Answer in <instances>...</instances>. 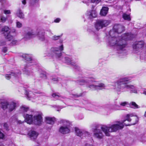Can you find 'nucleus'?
<instances>
[{
  "label": "nucleus",
  "instance_id": "1",
  "mask_svg": "<svg viewBox=\"0 0 146 146\" xmlns=\"http://www.w3.org/2000/svg\"><path fill=\"white\" fill-rule=\"evenodd\" d=\"M124 30V27L120 24H115L113 29L109 32L110 36L108 44L110 46H115L117 53L121 56L126 54L127 44L126 41L132 38V35L129 33L124 34L119 36V33Z\"/></svg>",
  "mask_w": 146,
  "mask_h": 146
},
{
  "label": "nucleus",
  "instance_id": "2",
  "mask_svg": "<svg viewBox=\"0 0 146 146\" xmlns=\"http://www.w3.org/2000/svg\"><path fill=\"white\" fill-rule=\"evenodd\" d=\"M138 121V117L134 115L133 113L129 114L126 115L125 119L122 122L116 121L112 124L102 125L100 129L106 136H109L110 132H115L119 129H122L124 127V124L126 126L134 125Z\"/></svg>",
  "mask_w": 146,
  "mask_h": 146
},
{
  "label": "nucleus",
  "instance_id": "3",
  "mask_svg": "<svg viewBox=\"0 0 146 146\" xmlns=\"http://www.w3.org/2000/svg\"><path fill=\"white\" fill-rule=\"evenodd\" d=\"M63 50L64 46L63 44H61L58 47L52 48L51 49L50 55L54 58H58L59 60H62L64 63L71 65L74 66L75 69L79 70L80 67L71 56H68L64 57H62V51Z\"/></svg>",
  "mask_w": 146,
  "mask_h": 146
},
{
  "label": "nucleus",
  "instance_id": "4",
  "mask_svg": "<svg viewBox=\"0 0 146 146\" xmlns=\"http://www.w3.org/2000/svg\"><path fill=\"white\" fill-rule=\"evenodd\" d=\"M129 78L127 77H123L119 79L114 83L113 88L118 94L126 90H130L131 93H137L139 91V88L134 85L129 84L128 83Z\"/></svg>",
  "mask_w": 146,
  "mask_h": 146
},
{
  "label": "nucleus",
  "instance_id": "5",
  "mask_svg": "<svg viewBox=\"0 0 146 146\" xmlns=\"http://www.w3.org/2000/svg\"><path fill=\"white\" fill-rule=\"evenodd\" d=\"M77 83L79 85H87L88 87L93 90H100L105 89L106 86L102 83L94 81V79L92 78H85L77 81Z\"/></svg>",
  "mask_w": 146,
  "mask_h": 146
},
{
  "label": "nucleus",
  "instance_id": "6",
  "mask_svg": "<svg viewBox=\"0 0 146 146\" xmlns=\"http://www.w3.org/2000/svg\"><path fill=\"white\" fill-rule=\"evenodd\" d=\"M35 115L33 117V115L31 114H26L23 115V116L25 118L26 122L28 124H34L36 125H40L42 121L41 113L38 112H36Z\"/></svg>",
  "mask_w": 146,
  "mask_h": 146
},
{
  "label": "nucleus",
  "instance_id": "7",
  "mask_svg": "<svg viewBox=\"0 0 146 146\" xmlns=\"http://www.w3.org/2000/svg\"><path fill=\"white\" fill-rule=\"evenodd\" d=\"M9 28L8 27L4 26L1 29L2 34L5 36L7 44L11 46L16 45L18 42L17 40L14 36L9 34Z\"/></svg>",
  "mask_w": 146,
  "mask_h": 146
},
{
  "label": "nucleus",
  "instance_id": "8",
  "mask_svg": "<svg viewBox=\"0 0 146 146\" xmlns=\"http://www.w3.org/2000/svg\"><path fill=\"white\" fill-rule=\"evenodd\" d=\"M23 57L25 58L26 60L29 62L27 63L26 66L24 68L23 71L24 73L26 74L31 76L33 75V71L30 70L32 67L30 66L32 65L31 64L32 63H34L33 61L32 60L31 56L28 54H25L23 55Z\"/></svg>",
  "mask_w": 146,
  "mask_h": 146
},
{
  "label": "nucleus",
  "instance_id": "9",
  "mask_svg": "<svg viewBox=\"0 0 146 146\" xmlns=\"http://www.w3.org/2000/svg\"><path fill=\"white\" fill-rule=\"evenodd\" d=\"M17 106V102L15 100L10 102H5L1 104V108L3 110L7 109L9 112L15 110Z\"/></svg>",
  "mask_w": 146,
  "mask_h": 146
},
{
  "label": "nucleus",
  "instance_id": "10",
  "mask_svg": "<svg viewBox=\"0 0 146 146\" xmlns=\"http://www.w3.org/2000/svg\"><path fill=\"white\" fill-rule=\"evenodd\" d=\"M60 122L62 125L60 127L59 132L63 134L69 133L70 132L69 122L66 120L62 119L60 120Z\"/></svg>",
  "mask_w": 146,
  "mask_h": 146
},
{
  "label": "nucleus",
  "instance_id": "11",
  "mask_svg": "<svg viewBox=\"0 0 146 146\" xmlns=\"http://www.w3.org/2000/svg\"><path fill=\"white\" fill-rule=\"evenodd\" d=\"M110 23V21L108 20L102 19L98 20L95 23V27L97 30L99 31L108 26Z\"/></svg>",
  "mask_w": 146,
  "mask_h": 146
},
{
  "label": "nucleus",
  "instance_id": "12",
  "mask_svg": "<svg viewBox=\"0 0 146 146\" xmlns=\"http://www.w3.org/2000/svg\"><path fill=\"white\" fill-rule=\"evenodd\" d=\"M21 74L20 71L18 70H17L15 72H11L8 74H5V76L7 80L11 78L17 80L21 77Z\"/></svg>",
  "mask_w": 146,
  "mask_h": 146
},
{
  "label": "nucleus",
  "instance_id": "13",
  "mask_svg": "<svg viewBox=\"0 0 146 146\" xmlns=\"http://www.w3.org/2000/svg\"><path fill=\"white\" fill-rule=\"evenodd\" d=\"M36 35L35 33L31 29H26L22 34L23 38L25 40L35 37Z\"/></svg>",
  "mask_w": 146,
  "mask_h": 146
},
{
  "label": "nucleus",
  "instance_id": "14",
  "mask_svg": "<svg viewBox=\"0 0 146 146\" xmlns=\"http://www.w3.org/2000/svg\"><path fill=\"white\" fill-rule=\"evenodd\" d=\"M144 45V42L142 41L134 42L133 45L134 51L135 53H137L138 51H139L143 48Z\"/></svg>",
  "mask_w": 146,
  "mask_h": 146
},
{
  "label": "nucleus",
  "instance_id": "15",
  "mask_svg": "<svg viewBox=\"0 0 146 146\" xmlns=\"http://www.w3.org/2000/svg\"><path fill=\"white\" fill-rule=\"evenodd\" d=\"M36 94H35L31 91L27 90L25 92V95L28 98L29 100H31L34 102H35V99L36 98V97L38 96L36 95Z\"/></svg>",
  "mask_w": 146,
  "mask_h": 146
},
{
  "label": "nucleus",
  "instance_id": "16",
  "mask_svg": "<svg viewBox=\"0 0 146 146\" xmlns=\"http://www.w3.org/2000/svg\"><path fill=\"white\" fill-rule=\"evenodd\" d=\"M93 132L94 136L98 139H101L104 136L101 130L98 129L97 127L93 130Z\"/></svg>",
  "mask_w": 146,
  "mask_h": 146
},
{
  "label": "nucleus",
  "instance_id": "17",
  "mask_svg": "<svg viewBox=\"0 0 146 146\" xmlns=\"http://www.w3.org/2000/svg\"><path fill=\"white\" fill-rule=\"evenodd\" d=\"M52 96L55 99L57 100H61L63 101H69V100L66 98L65 97L60 96L58 93H53L52 94Z\"/></svg>",
  "mask_w": 146,
  "mask_h": 146
},
{
  "label": "nucleus",
  "instance_id": "18",
  "mask_svg": "<svg viewBox=\"0 0 146 146\" xmlns=\"http://www.w3.org/2000/svg\"><path fill=\"white\" fill-rule=\"evenodd\" d=\"M87 15L90 19L95 18L97 17V12L95 10L90 11L87 12Z\"/></svg>",
  "mask_w": 146,
  "mask_h": 146
},
{
  "label": "nucleus",
  "instance_id": "19",
  "mask_svg": "<svg viewBox=\"0 0 146 146\" xmlns=\"http://www.w3.org/2000/svg\"><path fill=\"white\" fill-rule=\"evenodd\" d=\"M28 135L31 139L34 140L36 138L38 135V134L35 131H33L29 132Z\"/></svg>",
  "mask_w": 146,
  "mask_h": 146
},
{
  "label": "nucleus",
  "instance_id": "20",
  "mask_svg": "<svg viewBox=\"0 0 146 146\" xmlns=\"http://www.w3.org/2000/svg\"><path fill=\"white\" fill-rule=\"evenodd\" d=\"M109 8L107 7H103L100 10V14L101 16H105L107 14Z\"/></svg>",
  "mask_w": 146,
  "mask_h": 146
},
{
  "label": "nucleus",
  "instance_id": "21",
  "mask_svg": "<svg viewBox=\"0 0 146 146\" xmlns=\"http://www.w3.org/2000/svg\"><path fill=\"white\" fill-rule=\"evenodd\" d=\"M45 119L46 123L50 124H53L54 121L56 120V119L54 117H46Z\"/></svg>",
  "mask_w": 146,
  "mask_h": 146
},
{
  "label": "nucleus",
  "instance_id": "22",
  "mask_svg": "<svg viewBox=\"0 0 146 146\" xmlns=\"http://www.w3.org/2000/svg\"><path fill=\"white\" fill-rule=\"evenodd\" d=\"M101 0H86V1H83L82 2L86 4L87 5H88V4L90 3H95L96 4H98L101 1Z\"/></svg>",
  "mask_w": 146,
  "mask_h": 146
},
{
  "label": "nucleus",
  "instance_id": "23",
  "mask_svg": "<svg viewBox=\"0 0 146 146\" xmlns=\"http://www.w3.org/2000/svg\"><path fill=\"white\" fill-rule=\"evenodd\" d=\"M29 108L25 106H21L19 110V112L20 113H23L27 112L29 110Z\"/></svg>",
  "mask_w": 146,
  "mask_h": 146
},
{
  "label": "nucleus",
  "instance_id": "24",
  "mask_svg": "<svg viewBox=\"0 0 146 146\" xmlns=\"http://www.w3.org/2000/svg\"><path fill=\"white\" fill-rule=\"evenodd\" d=\"M75 131L76 134L79 136H82L83 134L84 130H82L77 128H76L75 129Z\"/></svg>",
  "mask_w": 146,
  "mask_h": 146
},
{
  "label": "nucleus",
  "instance_id": "25",
  "mask_svg": "<svg viewBox=\"0 0 146 146\" xmlns=\"http://www.w3.org/2000/svg\"><path fill=\"white\" fill-rule=\"evenodd\" d=\"M17 16L20 19H23L24 17V15L21 11L19 9L17 10L16 13Z\"/></svg>",
  "mask_w": 146,
  "mask_h": 146
},
{
  "label": "nucleus",
  "instance_id": "26",
  "mask_svg": "<svg viewBox=\"0 0 146 146\" xmlns=\"http://www.w3.org/2000/svg\"><path fill=\"white\" fill-rule=\"evenodd\" d=\"M45 33L43 32H40L38 35L39 39L41 41H44L45 40Z\"/></svg>",
  "mask_w": 146,
  "mask_h": 146
},
{
  "label": "nucleus",
  "instance_id": "27",
  "mask_svg": "<svg viewBox=\"0 0 146 146\" xmlns=\"http://www.w3.org/2000/svg\"><path fill=\"white\" fill-rule=\"evenodd\" d=\"M122 17L125 20H127L128 21L131 20L130 16L125 13L123 14Z\"/></svg>",
  "mask_w": 146,
  "mask_h": 146
},
{
  "label": "nucleus",
  "instance_id": "28",
  "mask_svg": "<svg viewBox=\"0 0 146 146\" xmlns=\"http://www.w3.org/2000/svg\"><path fill=\"white\" fill-rule=\"evenodd\" d=\"M16 121H17L18 123H22L21 121H17V119L14 116L12 117L9 120V121L11 122H15Z\"/></svg>",
  "mask_w": 146,
  "mask_h": 146
},
{
  "label": "nucleus",
  "instance_id": "29",
  "mask_svg": "<svg viewBox=\"0 0 146 146\" xmlns=\"http://www.w3.org/2000/svg\"><path fill=\"white\" fill-rule=\"evenodd\" d=\"M130 106L132 108H139V106L136 104L134 102H131Z\"/></svg>",
  "mask_w": 146,
  "mask_h": 146
},
{
  "label": "nucleus",
  "instance_id": "30",
  "mask_svg": "<svg viewBox=\"0 0 146 146\" xmlns=\"http://www.w3.org/2000/svg\"><path fill=\"white\" fill-rule=\"evenodd\" d=\"M7 19V17H4L3 15H0V19L1 22L3 23L5 22L6 21Z\"/></svg>",
  "mask_w": 146,
  "mask_h": 146
},
{
  "label": "nucleus",
  "instance_id": "31",
  "mask_svg": "<svg viewBox=\"0 0 146 146\" xmlns=\"http://www.w3.org/2000/svg\"><path fill=\"white\" fill-rule=\"evenodd\" d=\"M120 108V106L115 104L113 106L112 109L113 110H119L121 109Z\"/></svg>",
  "mask_w": 146,
  "mask_h": 146
},
{
  "label": "nucleus",
  "instance_id": "32",
  "mask_svg": "<svg viewBox=\"0 0 146 146\" xmlns=\"http://www.w3.org/2000/svg\"><path fill=\"white\" fill-rule=\"evenodd\" d=\"M141 141L145 142L146 141V134L143 135L141 137V138L140 139Z\"/></svg>",
  "mask_w": 146,
  "mask_h": 146
},
{
  "label": "nucleus",
  "instance_id": "33",
  "mask_svg": "<svg viewBox=\"0 0 146 146\" xmlns=\"http://www.w3.org/2000/svg\"><path fill=\"white\" fill-rule=\"evenodd\" d=\"M83 132V134L82 136V137L88 136L90 135V133L88 132L84 131Z\"/></svg>",
  "mask_w": 146,
  "mask_h": 146
},
{
  "label": "nucleus",
  "instance_id": "34",
  "mask_svg": "<svg viewBox=\"0 0 146 146\" xmlns=\"http://www.w3.org/2000/svg\"><path fill=\"white\" fill-rule=\"evenodd\" d=\"M60 36H56V35H54L52 37V40H56L59 39L60 38Z\"/></svg>",
  "mask_w": 146,
  "mask_h": 146
},
{
  "label": "nucleus",
  "instance_id": "35",
  "mask_svg": "<svg viewBox=\"0 0 146 146\" xmlns=\"http://www.w3.org/2000/svg\"><path fill=\"white\" fill-rule=\"evenodd\" d=\"M128 104V103L126 102H121L120 104V106H125Z\"/></svg>",
  "mask_w": 146,
  "mask_h": 146
},
{
  "label": "nucleus",
  "instance_id": "36",
  "mask_svg": "<svg viewBox=\"0 0 146 146\" xmlns=\"http://www.w3.org/2000/svg\"><path fill=\"white\" fill-rule=\"evenodd\" d=\"M16 27L18 28H20L22 27V25L20 22L17 21L16 23Z\"/></svg>",
  "mask_w": 146,
  "mask_h": 146
},
{
  "label": "nucleus",
  "instance_id": "37",
  "mask_svg": "<svg viewBox=\"0 0 146 146\" xmlns=\"http://www.w3.org/2000/svg\"><path fill=\"white\" fill-rule=\"evenodd\" d=\"M39 0H31L30 3L31 5H34L37 3Z\"/></svg>",
  "mask_w": 146,
  "mask_h": 146
},
{
  "label": "nucleus",
  "instance_id": "38",
  "mask_svg": "<svg viewBox=\"0 0 146 146\" xmlns=\"http://www.w3.org/2000/svg\"><path fill=\"white\" fill-rule=\"evenodd\" d=\"M4 127V129L6 130H8V126L7 124L6 123H4L3 125Z\"/></svg>",
  "mask_w": 146,
  "mask_h": 146
},
{
  "label": "nucleus",
  "instance_id": "39",
  "mask_svg": "<svg viewBox=\"0 0 146 146\" xmlns=\"http://www.w3.org/2000/svg\"><path fill=\"white\" fill-rule=\"evenodd\" d=\"M61 19L60 18H56V19H55L54 21V22L56 23H59Z\"/></svg>",
  "mask_w": 146,
  "mask_h": 146
},
{
  "label": "nucleus",
  "instance_id": "40",
  "mask_svg": "<svg viewBox=\"0 0 146 146\" xmlns=\"http://www.w3.org/2000/svg\"><path fill=\"white\" fill-rule=\"evenodd\" d=\"M82 94H79L78 95L72 94V96L71 97L74 98L76 97H79V96H82Z\"/></svg>",
  "mask_w": 146,
  "mask_h": 146
},
{
  "label": "nucleus",
  "instance_id": "41",
  "mask_svg": "<svg viewBox=\"0 0 146 146\" xmlns=\"http://www.w3.org/2000/svg\"><path fill=\"white\" fill-rule=\"evenodd\" d=\"M4 12L5 14H9L11 13L10 11L9 10H4Z\"/></svg>",
  "mask_w": 146,
  "mask_h": 146
},
{
  "label": "nucleus",
  "instance_id": "42",
  "mask_svg": "<svg viewBox=\"0 0 146 146\" xmlns=\"http://www.w3.org/2000/svg\"><path fill=\"white\" fill-rule=\"evenodd\" d=\"M4 135L1 131H0V139H2L4 137Z\"/></svg>",
  "mask_w": 146,
  "mask_h": 146
},
{
  "label": "nucleus",
  "instance_id": "43",
  "mask_svg": "<svg viewBox=\"0 0 146 146\" xmlns=\"http://www.w3.org/2000/svg\"><path fill=\"white\" fill-rule=\"evenodd\" d=\"M11 33H16V31L14 29H13L12 30L10 31L9 32V34L11 35Z\"/></svg>",
  "mask_w": 146,
  "mask_h": 146
},
{
  "label": "nucleus",
  "instance_id": "44",
  "mask_svg": "<svg viewBox=\"0 0 146 146\" xmlns=\"http://www.w3.org/2000/svg\"><path fill=\"white\" fill-rule=\"evenodd\" d=\"M7 48L6 47L3 48L2 50V51L4 53H6V52H7Z\"/></svg>",
  "mask_w": 146,
  "mask_h": 146
},
{
  "label": "nucleus",
  "instance_id": "45",
  "mask_svg": "<svg viewBox=\"0 0 146 146\" xmlns=\"http://www.w3.org/2000/svg\"><path fill=\"white\" fill-rule=\"evenodd\" d=\"M7 43H6L5 42H3L2 41H0V46H3L5 44Z\"/></svg>",
  "mask_w": 146,
  "mask_h": 146
},
{
  "label": "nucleus",
  "instance_id": "46",
  "mask_svg": "<svg viewBox=\"0 0 146 146\" xmlns=\"http://www.w3.org/2000/svg\"><path fill=\"white\" fill-rule=\"evenodd\" d=\"M52 80L53 81H57L58 80V78L56 77L53 78Z\"/></svg>",
  "mask_w": 146,
  "mask_h": 146
},
{
  "label": "nucleus",
  "instance_id": "47",
  "mask_svg": "<svg viewBox=\"0 0 146 146\" xmlns=\"http://www.w3.org/2000/svg\"><path fill=\"white\" fill-rule=\"evenodd\" d=\"M143 93L146 95V89H144L143 90Z\"/></svg>",
  "mask_w": 146,
  "mask_h": 146
},
{
  "label": "nucleus",
  "instance_id": "48",
  "mask_svg": "<svg viewBox=\"0 0 146 146\" xmlns=\"http://www.w3.org/2000/svg\"><path fill=\"white\" fill-rule=\"evenodd\" d=\"M22 3L24 5H25L26 3V0H23L22 1Z\"/></svg>",
  "mask_w": 146,
  "mask_h": 146
},
{
  "label": "nucleus",
  "instance_id": "49",
  "mask_svg": "<svg viewBox=\"0 0 146 146\" xmlns=\"http://www.w3.org/2000/svg\"><path fill=\"white\" fill-rule=\"evenodd\" d=\"M85 146H93V145L92 144H89L88 143H87L85 144Z\"/></svg>",
  "mask_w": 146,
  "mask_h": 146
},
{
  "label": "nucleus",
  "instance_id": "50",
  "mask_svg": "<svg viewBox=\"0 0 146 146\" xmlns=\"http://www.w3.org/2000/svg\"><path fill=\"white\" fill-rule=\"evenodd\" d=\"M125 2H129L131 1V0H124Z\"/></svg>",
  "mask_w": 146,
  "mask_h": 146
},
{
  "label": "nucleus",
  "instance_id": "51",
  "mask_svg": "<svg viewBox=\"0 0 146 146\" xmlns=\"http://www.w3.org/2000/svg\"><path fill=\"white\" fill-rule=\"evenodd\" d=\"M0 146H4L2 143H0Z\"/></svg>",
  "mask_w": 146,
  "mask_h": 146
},
{
  "label": "nucleus",
  "instance_id": "52",
  "mask_svg": "<svg viewBox=\"0 0 146 146\" xmlns=\"http://www.w3.org/2000/svg\"><path fill=\"white\" fill-rule=\"evenodd\" d=\"M62 42H63V40H60V42L61 43H62Z\"/></svg>",
  "mask_w": 146,
  "mask_h": 146
},
{
  "label": "nucleus",
  "instance_id": "53",
  "mask_svg": "<svg viewBox=\"0 0 146 146\" xmlns=\"http://www.w3.org/2000/svg\"><path fill=\"white\" fill-rule=\"evenodd\" d=\"M144 116L145 117H146V111L145 113Z\"/></svg>",
  "mask_w": 146,
  "mask_h": 146
},
{
  "label": "nucleus",
  "instance_id": "54",
  "mask_svg": "<svg viewBox=\"0 0 146 146\" xmlns=\"http://www.w3.org/2000/svg\"><path fill=\"white\" fill-rule=\"evenodd\" d=\"M51 34H52V33H51L50 30V35H51Z\"/></svg>",
  "mask_w": 146,
  "mask_h": 146
},
{
  "label": "nucleus",
  "instance_id": "55",
  "mask_svg": "<svg viewBox=\"0 0 146 146\" xmlns=\"http://www.w3.org/2000/svg\"><path fill=\"white\" fill-rule=\"evenodd\" d=\"M62 146H67L64 145H62Z\"/></svg>",
  "mask_w": 146,
  "mask_h": 146
},
{
  "label": "nucleus",
  "instance_id": "56",
  "mask_svg": "<svg viewBox=\"0 0 146 146\" xmlns=\"http://www.w3.org/2000/svg\"><path fill=\"white\" fill-rule=\"evenodd\" d=\"M3 0H0V1H2Z\"/></svg>",
  "mask_w": 146,
  "mask_h": 146
},
{
  "label": "nucleus",
  "instance_id": "57",
  "mask_svg": "<svg viewBox=\"0 0 146 146\" xmlns=\"http://www.w3.org/2000/svg\"><path fill=\"white\" fill-rule=\"evenodd\" d=\"M109 1H111V0H108Z\"/></svg>",
  "mask_w": 146,
  "mask_h": 146
}]
</instances>
